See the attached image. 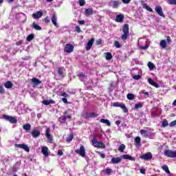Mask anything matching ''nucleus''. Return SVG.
I'll return each mask as SVG.
<instances>
[{
	"mask_svg": "<svg viewBox=\"0 0 176 176\" xmlns=\"http://www.w3.org/2000/svg\"><path fill=\"white\" fill-rule=\"evenodd\" d=\"M164 155L166 157H170V159L176 158V150H165L164 152Z\"/></svg>",
	"mask_w": 176,
	"mask_h": 176,
	"instance_id": "1",
	"label": "nucleus"
},
{
	"mask_svg": "<svg viewBox=\"0 0 176 176\" xmlns=\"http://www.w3.org/2000/svg\"><path fill=\"white\" fill-rule=\"evenodd\" d=\"M3 119L6 120L7 122H10L11 124H16L17 123V119L14 117H12L8 115H3L2 116Z\"/></svg>",
	"mask_w": 176,
	"mask_h": 176,
	"instance_id": "2",
	"label": "nucleus"
},
{
	"mask_svg": "<svg viewBox=\"0 0 176 176\" xmlns=\"http://www.w3.org/2000/svg\"><path fill=\"white\" fill-rule=\"evenodd\" d=\"M122 31L124 34L121 36V38L122 41H126L127 39V37L129 36V25L125 24L123 26Z\"/></svg>",
	"mask_w": 176,
	"mask_h": 176,
	"instance_id": "3",
	"label": "nucleus"
},
{
	"mask_svg": "<svg viewBox=\"0 0 176 176\" xmlns=\"http://www.w3.org/2000/svg\"><path fill=\"white\" fill-rule=\"evenodd\" d=\"M92 144L95 148H102V149H104L105 148V144L102 142H98L97 141V139L94 138L91 140Z\"/></svg>",
	"mask_w": 176,
	"mask_h": 176,
	"instance_id": "4",
	"label": "nucleus"
},
{
	"mask_svg": "<svg viewBox=\"0 0 176 176\" xmlns=\"http://www.w3.org/2000/svg\"><path fill=\"white\" fill-rule=\"evenodd\" d=\"M113 107H115L116 108H121L122 109L123 112L126 113V112H129V109H127V107H126V104H122L118 102H116L113 103Z\"/></svg>",
	"mask_w": 176,
	"mask_h": 176,
	"instance_id": "5",
	"label": "nucleus"
},
{
	"mask_svg": "<svg viewBox=\"0 0 176 176\" xmlns=\"http://www.w3.org/2000/svg\"><path fill=\"white\" fill-rule=\"evenodd\" d=\"M76 153L80 155L81 157H86V150L84 146H80V149L76 150Z\"/></svg>",
	"mask_w": 176,
	"mask_h": 176,
	"instance_id": "6",
	"label": "nucleus"
},
{
	"mask_svg": "<svg viewBox=\"0 0 176 176\" xmlns=\"http://www.w3.org/2000/svg\"><path fill=\"white\" fill-rule=\"evenodd\" d=\"M15 148H19L20 149H23L25 152H30V147L27 144H14Z\"/></svg>",
	"mask_w": 176,
	"mask_h": 176,
	"instance_id": "7",
	"label": "nucleus"
},
{
	"mask_svg": "<svg viewBox=\"0 0 176 176\" xmlns=\"http://www.w3.org/2000/svg\"><path fill=\"white\" fill-rule=\"evenodd\" d=\"M152 157H153V156L151 152H148L140 156V159H142V160H152Z\"/></svg>",
	"mask_w": 176,
	"mask_h": 176,
	"instance_id": "8",
	"label": "nucleus"
},
{
	"mask_svg": "<svg viewBox=\"0 0 176 176\" xmlns=\"http://www.w3.org/2000/svg\"><path fill=\"white\" fill-rule=\"evenodd\" d=\"M155 10L157 13V14H159V16H160L161 17H166L164 13H163V8H162V6H157L155 8Z\"/></svg>",
	"mask_w": 176,
	"mask_h": 176,
	"instance_id": "9",
	"label": "nucleus"
},
{
	"mask_svg": "<svg viewBox=\"0 0 176 176\" xmlns=\"http://www.w3.org/2000/svg\"><path fill=\"white\" fill-rule=\"evenodd\" d=\"M74 47L73 45H66L64 48L65 53H72L74 52Z\"/></svg>",
	"mask_w": 176,
	"mask_h": 176,
	"instance_id": "10",
	"label": "nucleus"
},
{
	"mask_svg": "<svg viewBox=\"0 0 176 176\" xmlns=\"http://www.w3.org/2000/svg\"><path fill=\"white\" fill-rule=\"evenodd\" d=\"M119 5H120V3L118 1L111 0L109 2V6H111V8H113V9H118L119 8Z\"/></svg>",
	"mask_w": 176,
	"mask_h": 176,
	"instance_id": "11",
	"label": "nucleus"
},
{
	"mask_svg": "<svg viewBox=\"0 0 176 176\" xmlns=\"http://www.w3.org/2000/svg\"><path fill=\"white\" fill-rule=\"evenodd\" d=\"M45 135L47 138V140H49L50 142H53V136H52V135H50V128H47L45 131Z\"/></svg>",
	"mask_w": 176,
	"mask_h": 176,
	"instance_id": "12",
	"label": "nucleus"
},
{
	"mask_svg": "<svg viewBox=\"0 0 176 176\" xmlns=\"http://www.w3.org/2000/svg\"><path fill=\"white\" fill-rule=\"evenodd\" d=\"M43 16V12L42 11H38L37 12L32 14L33 19L38 20V19H41Z\"/></svg>",
	"mask_w": 176,
	"mask_h": 176,
	"instance_id": "13",
	"label": "nucleus"
},
{
	"mask_svg": "<svg viewBox=\"0 0 176 176\" xmlns=\"http://www.w3.org/2000/svg\"><path fill=\"white\" fill-rule=\"evenodd\" d=\"M122 162V157H113L111 160V164H119Z\"/></svg>",
	"mask_w": 176,
	"mask_h": 176,
	"instance_id": "14",
	"label": "nucleus"
},
{
	"mask_svg": "<svg viewBox=\"0 0 176 176\" xmlns=\"http://www.w3.org/2000/svg\"><path fill=\"white\" fill-rule=\"evenodd\" d=\"M32 137L33 138H38L41 135V131L39 130H33L31 133Z\"/></svg>",
	"mask_w": 176,
	"mask_h": 176,
	"instance_id": "15",
	"label": "nucleus"
},
{
	"mask_svg": "<svg viewBox=\"0 0 176 176\" xmlns=\"http://www.w3.org/2000/svg\"><path fill=\"white\" fill-rule=\"evenodd\" d=\"M51 21H52V24H54V25H55V27H57V14H56V12H54L52 14Z\"/></svg>",
	"mask_w": 176,
	"mask_h": 176,
	"instance_id": "16",
	"label": "nucleus"
},
{
	"mask_svg": "<svg viewBox=\"0 0 176 176\" xmlns=\"http://www.w3.org/2000/svg\"><path fill=\"white\" fill-rule=\"evenodd\" d=\"M148 82L149 85H151V86H153L154 87H156L157 89H159V84H157L156 82L153 80L152 78H148Z\"/></svg>",
	"mask_w": 176,
	"mask_h": 176,
	"instance_id": "17",
	"label": "nucleus"
},
{
	"mask_svg": "<svg viewBox=\"0 0 176 176\" xmlns=\"http://www.w3.org/2000/svg\"><path fill=\"white\" fill-rule=\"evenodd\" d=\"M41 152L43 155L45 156V157H47L49 156V148L47 146H44L41 148Z\"/></svg>",
	"mask_w": 176,
	"mask_h": 176,
	"instance_id": "18",
	"label": "nucleus"
},
{
	"mask_svg": "<svg viewBox=\"0 0 176 176\" xmlns=\"http://www.w3.org/2000/svg\"><path fill=\"white\" fill-rule=\"evenodd\" d=\"M124 19V15H123L122 14H120L116 16V21L117 23H122V21H123Z\"/></svg>",
	"mask_w": 176,
	"mask_h": 176,
	"instance_id": "19",
	"label": "nucleus"
},
{
	"mask_svg": "<svg viewBox=\"0 0 176 176\" xmlns=\"http://www.w3.org/2000/svg\"><path fill=\"white\" fill-rule=\"evenodd\" d=\"M31 82L32 83H34V85L35 86L38 85H41L42 83V81H41V80L36 78H33L31 79Z\"/></svg>",
	"mask_w": 176,
	"mask_h": 176,
	"instance_id": "20",
	"label": "nucleus"
},
{
	"mask_svg": "<svg viewBox=\"0 0 176 176\" xmlns=\"http://www.w3.org/2000/svg\"><path fill=\"white\" fill-rule=\"evenodd\" d=\"M58 74L59 76H61L62 78L65 77V76L64 75V70H63V67H58Z\"/></svg>",
	"mask_w": 176,
	"mask_h": 176,
	"instance_id": "21",
	"label": "nucleus"
},
{
	"mask_svg": "<svg viewBox=\"0 0 176 176\" xmlns=\"http://www.w3.org/2000/svg\"><path fill=\"white\" fill-rule=\"evenodd\" d=\"M122 157L123 159H125V160H131L132 162H134V160H135V158L129 155H123Z\"/></svg>",
	"mask_w": 176,
	"mask_h": 176,
	"instance_id": "22",
	"label": "nucleus"
},
{
	"mask_svg": "<svg viewBox=\"0 0 176 176\" xmlns=\"http://www.w3.org/2000/svg\"><path fill=\"white\" fill-rule=\"evenodd\" d=\"M94 13V11H93V9L91 8H87L85 10V16H91Z\"/></svg>",
	"mask_w": 176,
	"mask_h": 176,
	"instance_id": "23",
	"label": "nucleus"
},
{
	"mask_svg": "<svg viewBox=\"0 0 176 176\" xmlns=\"http://www.w3.org/2000/svg\"><path fill=\"white\" fill-rule=\"evenodd\" d=\"M4 86L6 89H12L13 87V82L11 81H7L5 84Z\"/></svg>",
	"mask_w": 176,
	"mask_h": 176,
	"instance_id": "24",
	"label": "nucleus"
},
{
	"mask_svg": "<svg viewBox=\"0 0 176 176\" xmlns=\"http://www.w3.org/2000/svg\"><path fill=\"white\" fill-rule=\"evenodd\" d=\"M140 134L143 135V137H145L146 138H148L149 137V134L148 133V131L142 129L140 130Z\"/></svg>",
	"mask_w": 176,
	"mask_h": 176,
	"instance_id": "25",
	"label": "nucleus"
},
{
	"mask_svg": "<svg viewBox=\"0 0 176 176\" xmlns=\"http://www.w3.org/2000/svg\"><path fill=\"white\" fill-rule=\"evenodd\" d=\"M104 54H106L105 58L107 61H111V60L113 58V56H112V54H111V52H106Z\"/></svg>",
	"mask_w": 176,
	"mask_h": 176,
	"instance_id": "26",
	"label": "nucleus"
},
{
	"mask_svg": "<svg viewBox=\"0 0 176 176\" xmlns=\"http://www.w3.org/2000/svg\"><path fill=\"white\" fill-rule=\"evenodd\" d=\"M143 6V9H146L148 10V12H151V13H153V10H152V8H149V6H148V4H146V3H144L142 4Z\"/></svg>",
	"mask_w": 176,
	"mask_h": 176,
	"instance_id": "27",
	"label": "nucleus"
},
{
	"mask_svg": "<svg viewBox=\"0 0 176 176\" xmlns=\"http://www.w3.org/2000/svg\"><path fill=\"white\" fill-rule=\"evenodd\" d=\"M43 104H44V105H50V104H54V100H43Z\"/></svg>",
	"mask_w": 176,
	"mask_h": 176,
	"instance_id": "28",
	"label": "nucleus"
},
{
	"mask_svg": "<svg viewBox=\"0 0 176 176\" xmlns=\"http://www.w3.org/2000/svg\"><path fill=\"white\" fill-rule=\"evenodd\" d=\"M23 130H25V131H30L31 130V124L27 123L23 125Z\"/></svg>",
	"mask_w": 176,
	"mask_h": 176,
	"instance_id": "29",
	"label": "nucleus"
},
{
	"mask_svg": "<svg viewBox=\"0 0 176 176\" xmlns=\"http://www.w3.org/2000/svg\"><path fill=\"white\" fill-rule=\"evenodd\" d=\"M32 28L36 31H41L42 30V28L39 26L38 24L35 23V22L32 23Z\"/></svg>",
	"mask_w": 176,
	"mask_h": 176,
	"instance_id": "30",
	"label": "nucleus"
},
{
	"mask_svg": "<svg viewBox=\"0 0 176 176\" xmlns=\"http://www.w3.org/2000/svg\"><path fill=\"white\" fill-rule=\"evenodd\" d=\"M100 123H104L107 126H111V122L109 121V120L102 118L100 120Z\"/></svg>",
	"mask_w": 176,
	"mask_h": 176,
	"instance_id": "31",
	"label": "nucleus"
},
{
	"mask_svg": "<svg viewBox=\"0 0 176 176\" xmlns=\"http://www.w3.org/2000/svg\"><path fill=\"white\" fill-rule=\"evenodd\" d=\"M142 107H144V103L140 102L135 104L134 109H140L142 108Z\"/></svg>",
	"mask_w": 176,
	"mask_h": 176,
	"instance_id": "32",
	"label": "nucleus"
},
{
	"mask_svg": "<svg viewBox=\"0 0 176 176\" xmlns=\"http://www.w3.org/2000/svg\"><path fill=\"white\" fill-rule=\"evenodd\" d=\"M135 145H141V138L138 136L135 138Z\"/></svg>",
	"mask_w": 176,
	"mask_h": 176,
	"instance_id": "33",
	"label": "nucleus"
},
{
	"mask_svg": "<svg viewBox=\"0 0 176 176\" xmlns=\"http://www.w3.org/2000/svg\"><path fill=\"white\" fill-rule=\"evenodd\" d=\"M21 17H26L25 14L24 13H22V12L18 13V14H16V19L17 20H20L21 19Z\"/></svg>",
	"mask_w": 176,
	"mask_h": 176,
	"instance_id": "34",
	"label": "nucleus"
},
{
	"mask_svg": "<svg viewBox=\"0 0 176 176\" xmlns=\"http://www.w3.org/2000/svg\"><path fill=\"white\" fill-rule=\"evenodd\" d=\"M168 126V121L167 119H164L162 122V127H167Z\"/></svg>",
	"mask_w": 176,
	"mask_h": 176,
	"instance_id": "35",
	"label": "nucleus"
},
{
	"mask_svg": "<svg viewBox=\"0 0 176 176\" xmlns=\"http://www.w3.org/2000/svg\"><path fill=\"white\" fill-rule=\"evenodd\" d=\"M135 97V96L134 95V94H128L127 95H126V98L128 99V100H134V98Z\"/></svg>",
	"mask_w": 176,
	"mask_h": 176,
	"instance_id": "36",
	"label": "nucleus"
},
{
	"mask_svg": "<svg viewBox=\"0 0 176 176\" xmlns=\"http://www.w3.org/2000/svg\"><path fill=\"white\" fill-rule=\"evenodd\" d=\"M126 149V145L124 144H121L119 147H118V151L119 152H124V151Z\"/></svg>",
	"mask_w": 176,
	"mask_h": 176,
	"instance_id": "37",
	"label": "nucleus"
},
{
	"mask_svg": "<svg viewBox=\"0 0 176 176\" xmlns=\"http://www.w3.org/2000/svg\"><path fill=\"white\" fill-rule=\"evenodd\" d=\"M161 49L162 50H166V52H168V50H170V47L167 45H161Z\"/></svg>",
	"mask_w": 176,
	"mask_h": 176,
	"instance_id": "38",
	"label": "nucleus"
},
{
	"mask_svg": "<svg viewBox=\"0 0 176 176\" xmlns=\"http://www.w3.org/2000/svg\"><path fill=\"white\" fill-rule=\"evenodd\" d=\"M162 170H164L166 174H170V170L168 169V166L166 165L162 166Z\"/></svg>",
	"mask_w": 176,
	"mask_h": 176,
	"instance_id": "39",
	"label": "nucleus"
},
{
	"mask_svg": "<svg viewBox=\"0 0 176 176\" xmlns=\"http://www.w3.org/2000/svg\"><path fill=\"white\" fill-rule=\"evenodd\" d=\"M82 117L84 118V119H89L90 118V113H82Z\"/></svg>",
	"mask_w": 176,
	"mask_h": 176,
	"instance_id": "40",
	"label": "nucleus"
},
{
	"mask_svg": "<svg viewBox=\"0 0 176 176\" xmlns=\"http://www.w3.org/2000/svg\"><path fill=\"white\" fill-rule=\"evenodd\" d=\"M34 34H29L27 37V41H28V42H31V41L34 39Z\"/></svg>",
	"mask_w": 176,
	"mask_h": 176,
	"instance_id": "41",
	"label": "nucleus"
},
{
	"mask_svg": "<svg viewBox=\"0 0 176 176\" xmlns=\"http://www.w3.org/2000/svg\"><path fill=\"white\" fill-rule=\"evenodd\" d=\"M148 67L149 69L153 70L155 69V65L152 62H148Z\"/></svg>",
	"mask_w": 176,
	"mask_h": 176,
	"instance_id": "42",
	"label": "nucleus"
},
{
	"mask_svg": "<svg viewBox=\"0 0 176 176\" xmlns=\"http://www.w3.org/2000/svg\"><path fill=\"white\" fill-rule=\"evenodd\" d=\"M72 140H74V135L70 134V135L66 138V142H70V141H72Z\"/></svg>",
	"mask_w": 176,
	"mask_h": 176,
	"instance_id": "43",
	"label": "nucleus"
},
{
	"mask_svg": "<svg viewBox=\"0 0 176 176\" xmlns=\"http://www.w3.org/2000/svg\"><path fill=\"white\" fill-rule=\"evenodd\" d=\"M65 120H67V117H65V116H60L59 118L60 123H64V122H65Z\"/></svg>",
	"mask_w": 176,
	"mask_h": 176,
	"instance_id": "44",
	"label": "nucleus"
},
{
	"mask_svg": "<svg viewBox=\"0 0 176 176\" xmlns=\"http://www.w3.org/2000/svg\"><path fill=\"white\" fill-rule=\"evenodd\" d=\"M77 76H78V78H87V76H86V74H85V73H83V72L79 73V74L77 75Z\"/></svg>",
	"mask_w": 176,
	"mask_h": 176,
	"instance_id": "45",
	"label": "nucleus"
},
{
	"mask_svg": "<svg viewBox=\"0 0 176 176\" xmlns=\"http://www.w3.org/2000/svg\"><path fill=\"white\" fill-rule=\"evenodd\" d=\"M97 116H98V114L95 112L89 113V118H97Z\"/></svg>",
	"mask_w": 176,
	"mask_h": 176,
	"instance_id": "46",
	"label": "nucleus"
},
{
	"mask_svg": "<svg viewBox=\"0 0 176 176\" xmlns=\"http://www.w3.org/2000/svg\"><path fill=\"white\" fill-rule=\"evenodd\" d=\"M167 3L168 5H176V0H168Z\"/></svg>",
	"mask_w": 176,
	"mask_h": 176,
	"instance_id": "47",
	"label": "nucleus"
},
{
	"mask_svg": "<svg viewBox=\"0 0 176 176\" xmlns=\"http://www.w3.org/2000/svg\"><path fill=\"white\" fill-rule=\"evenodd\" d=\"M80 6H85L86 5V1L85 0H79Z\"/></svg>",
	"mask_w": 176,
	"mask_h": 176,
	"instance_id": "48",
	"label": "nucleus"
},
{
	"mask_svg": "<svg viewBox=\"0 0 176 176\" xmlns=\"http://www.w3.org/2000/svg\"><path fill=\"white\" fill-rule=\"evenodd\" d=\"M105 173H106V174H107V175H110L111 173H112V169H111V168H106Z\"/></svg>",
	"mask_w": 176,
	"mask_h": 176,
	"instance_id": "49",
	"label": "nucleus"
},
{
	"mask_svg": "<svg viewBox=\"0 0 176 176\" xmlns=\"http://www.w3.org/2000/svg\"><path fill=\"white\" fill-rule=\"evenodd\" d=\"M60 96L62 97H65V98H68V97H69V95H68L67 94H66L65 91L62 92Z\"/></svg>",
	"mask_w": 176,
	"mask_h": 176,
	"instance_id": "50",
	"label": "nucleus"
},
{
	"mask_svg": "<svg viewBox=\"0 0 176 176\" xmlns=\"http://www.w3.org/2000/svg\"><path fill=\"white\" fill-rule=\"evenodd\" d=\"M94 41H95L94 38H91V39L88 41V43H87V45H93V44L94 43Z\"/></svg>",
	"mask_w": 176,
	"mask_h": 176,
	"instance_id": "51",
	"label": "nucleus"
},
{
	"mask_svg": "<svg viewBox=\"0 0 176 176\" xmlns=\"http://www.w3.org/2000/svg\"><path fill=\"white\" fill-rule=\"evenodd\" d=\"M149 47V45H146L145 46H140V49L141 50H145Z\"/></svg>",
	"mask_w": 176,
	"mask_h": 176,
	"instance_id": "52",
	"label": "nucleus"
},
{
	"mask_svg": "<svg viewBox=\"0 0 176 176\" xmlns=\"http://www.w3.org/2000/svg\"><path fill=\"white\" fill-rule=\"evenodd\" d=\"M5 94V89L2 85H0V94Z\"/></svg>",
	"mask_w": 176,
	"mask_h": 176,
	"instance_id": "53",
	"label": "nucleus"
},
{
	"mask_svg": "<svg viewBox=\"0 0 176 176\" xmlns=\"http://www.w3.org/2000/svg\"><path fill=\"white\" fill-rule=\"evenodd\" d=\"M169 126L170 127H174V126H176V120L171 122L170 124H169Z\"/></svg>",
	"mask_w": 176,
	"mask_h": 176,
	"instance_id": "54",
	"label": "nucleus"
},
{
	"mask_svg": "<svg viewBox=\"0 0 176 176\" xmlns=\"http://www.w3.org/2000/svg\"><path fill=\"white\" fill-rule=\"evenodd\" d=\"M133 79H135V80H138L141 79V76L135 75L133 76Z\"/></svg>",
	"mask_w": 176,
	"mask_h": 176,
	"instance_id": "55",
	"label": "nucleus"
},
{
	"mask_svg": "<svg viewBox=\"0 0 176 176\" xmlns=\"http://www.w3.org/2000/svg\"><path fill=\"white\" fill-rule=\"evenodd\" d=\"M63 155H64L63 150H58V156H63Z\"/></svg>",
	"mask_w": 176,
	"mask_h": 176,
	"instance_id": "56",
	"label": "nucleus"
},
{
	"mask_svg": "<svg viewBox=\"0 0 176 176\" xmlns=\"http://www.w3.org/2000/svg\"><path fill=\"white\" fill-rule=\"evenodd\" d=\"M76 32H82V30H80V27L79 26H76Z\"/></svg>",
	"mask_w": 176,
	"mask_h": 176,
	"instance_id": "57",
	"label": "nucleus"
},
{
	"mask_svg": "<svg viewBox=\"0 0 176 176\" xmlns=\"http://www.w3.org/2000/svg\"><path fill=\"white\" fill-rule=\"evenodd\" d=\"M101 43H102V40L101 38H99L96 41L97 45H101Z\"/></svg>",
	"mask_w": 176,
	"mask_h": 176,
	"instance_id": "58",
	"label": "nucleus"
},
{
	"mask_svg": "<svg viewBox=\"0 0 176 176\" xmlns=\"http://www.w3.org/2000/svg\"><path fill=\"white\" fill-rule=\"evenodd\" d=\"M92 46H93V45H87L86 46V50H87V51L90 50V49H91Z\"/></svg>",
	"mask_w": 176,
	"mask_h": 176,
	"instance_id": "59",
	"label": "nucleus"
},
{
	"mask_svg": "<svg viewBox=\"0 0 176 176\" xmlns=\"http://www.w3.org/2000/svg\"><path fill=\"white\" fill-rule=\"evenodd\" d=\"M160 45H167V41L166 40L161 41Z\"/></svg>",
	"mask_w": 176,
	"mask_h": 176,
	"instance_id": "60",
	"label": "nucleus"
},
{
	"mask_svg": "<svg viewBox=\"0 0 176 176\" xmlns=\"http://www.w3.org/2000/svg\"><path fill=\"white\" fill-rule=\"evenodd\" d=\"M100 157H102V159H105V154L102 153H100L98 152Z\"/></svg>",
	"mask_w": 176,
	"mask_h": 176,
	"instance_id": "61",
	"label": "nucleus"
},
{
	"mask_svg": "<svg viewBox=\"0 0 176 176\" xmlns=\"http://www.w3.org/2000/svg\"><path fill=\"white\" fill-rule=\"evenodd\" d=\"M62 101H63V102H64L65 104H68V100H67V98H62Z\"/></svg>",
	"mask_w": 176,
	"mask_h": 176,
	"instance_id": "62",
	"label": "nucleus"
},
{
	"mask_svg": "<svg viewBox=\"0 0 176 176\" xmlns=\"http://www.w3.org/2000/svg\"><path fill=\"white\" fill-rule=\"evenodd\" d=\"M166 41H167L168 43H171V38H170V36H168L166 37Z\"/></svg>",
	"mask_w": 176,
	"mask_h": 176,
	"instance_id": "63",
	"label": "nucleus"
},
{
	"mask_svg": "<svg viewBox=\"0 0 176 176\" xmlns=\"http://www.w3.org/2000/svg\"><path fill=\"white\" fill-rule=\"evenodd\" d=\"M78 24H80V25H84L85 20L78 21Z\"/></svg>",
	"mask_w": 176,
	"mask_h": 176,
	"instance_id": "64",
	"label": "nucleus"
}]
</instances>
